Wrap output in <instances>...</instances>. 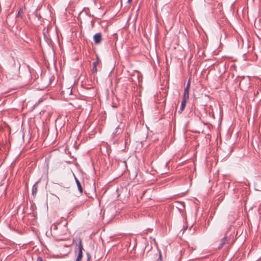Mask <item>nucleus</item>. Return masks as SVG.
<instances>
[{
  "label": "nucleus",
  "instance_id": "obj_1",
  "mask_svg": "<svg viewBox=\"0 0 261 261\" xmlns=\"http://www.w3.org/2000/svg\"><path fill=\"white\" fill-rule=\"evenodd\" d=\"M83 249V245H82V241L80 240L79 241V244L78 246V248L77 249L78 255H77L76 261H81V259L82 258V256H83V252H82Z\"/></svg>",
  "mask_w": 261,
  "mask_h": 261
},
{
  "label": "nucleus",
  "instance_id": "obj_2",
  "mask_svg": "<svg viewBox=\"0 0 261 261\" xmlns=\"http://www.w3.org/2000/svg\"><path fill=\"white\" fill-rule=\"evenodd\" d=\"M93 40H94V43L96 44H99V43H100L101 40H102L101 34L99 33H96V34H95L93 36Z\"/></svg>",
  "mask_w": 261,
  "mask_h": 261
},
{
  "label": "nucleus",
  "instance_id": "obj_3",
  "mask_svg": "<svg viewBox=\"0 0 261 261\" xmlns=\"http://www.w3.org/2000/svg\"><path fill=\"white\" fill-rule=\"evenodd\" d=\"M100 60L99 58L97 57L96 60L93 62V68H92V72L93 73H97V66L100 64Z\"/></svg>",
  "mask_w": 261,
  "mask_h": 261
},
{
  "label": "nucleus",
  "instance_id": "obj_4",
  "mask_svg": "<svg viewBox=\"0 0 261 261\" xmlns=\"http://www.w3.org/2000/svg\"><path fill=\"white\" fill-rule=\"evenodd\" d=\"M227 241L228 240H227V238L224 237V238H223L221 240L220 244L219 245V246L218 247V249H220L221 248H222V247L223 246V245L227 242Z\"/></svg>",
  "mask_w": 261,
  "mask_h": 261
},
{
  "label": "nucleus",
  "instance_id": "obj_5",
  "mask_svg": "<svg viewBox=\"0 0 261 261\" xmlns=\"http://www.w3.org/2000/svg\"><path fill=\"white\" fill-rule=\"evenodd\" d=\"M75 181L78 188V190L80 191V192L82 193L83 192V189L81 185V183L77 178H75Z\"/></svg>",
  "mask_w": 261,
  "mask_h": 261
},
{
  "label": "nucleus",
  "instance_id": "obj_6",
  "mask_svg": "<svg viewBox=\"0 0 261 261\" xmlns=\"http://www.w3.org/2000/svg\"><path fill=\"white\" fill-rule=\"evenodd\" d=\"M187 100V99H182V100L181 106H180V110L181 111H182L185 108Z\"/></svg>",
  "mask_w": 261,
  "mask_h": 261
},
{
  "label": "nucleus",
  "instance_id": "obj_7",
  "mask_svg": "<svg viewBox=\"0 0 261 261\" xmlns=\"http://www.w3.org/2000/svg\"><path fill=\"white\" fill-rule=\"evenodd\" d=\"M189 97V92H184L182 99H188Z\"/></svg>",
  "mask_w": 261,
  "mask_h": 261
},
{
  "label": "nucleus",
  "instance_id": "obj_8",
  "mask_svg": "<svg viewBox=\"0 0 261 261\" xmlns=\"http://www.w3.org/2000/svg\"><path fill=\"white\" fill-rule=\"evenodd\" d=\"M53 228L55 230H56L57 229V225L56 224H54L52 225L51 228Z\"/></svg>",
  "mask_w": 261,
  "mask_h": 261
},
{
  "label": "nucleus",
  "instance_id": "obj_9",
  "mask_svg": "<svg viewBox=\"0 0 261 261\" xmlns=\"http://www.w3.org/2000/svg\"><path fill=\"white\" fill-rule=\"evenodd\" d=\"M187 88H190V80H189L187 84V86H186Z\"/></svg>",
  "mask_w": 261,
  "mask_h": 261
},
{
  "label": "nucleus",
  "instance_id": "obj_10",
  "mask_svg": "<svg viewBox=\"0 0 261 261\" xmlns=\"http://www.w3.org/2000/svg\"><path fill=\"white\" fill-rule=\"evenodd\" d=\"M159 260L162 261V254L160 252H159Z\"/></svg>",
  "mask_w": 261,
  "mask_h": 261
},
{
  "label": "nucleus",
  "instance_id": "obj_11",
  "mask_svg": "<svg viewBox=\"0 0 261 261\" xmlns=\"http://www.w3.org/2000/svg\"><path fill=\"white\" fill-rule=\"evenodd\" d=\"M189 90H190V88L186 87V88L185 89L184 91L185 92H189Z\"/></svg>",
  "mask_w": 261,
  "mask_h": 261
},
{
  "label": "nucleus",
  "instance_id": "obj_12",
  "mask_svg": "<svg viewBox=\"0 0 261 261\" xmlns=\"http://www.w3.org/2000/svg\"><path fill=\"white\" fill-rule=\"evenodd\" d=\"M36 261H43V260L41 257H38L37 258Z\"/></svg>",
  "mask_w": 261,
  "mask_h": 261
},
{
  "label": "nucleus",
  "instance_id": "obj_13",
  "mask_svg": "<svg viewBox=\"0 0 261 261\" xmlns=\"http://www.w3.org/2000/svg\"><path fill=\"white\" fill-rule=\"evenodd\" d=\"M132 0H127V2L128 3H130L132 2Z\"/></svg>",
  "mask_w": 261,
  "mask_h": 261
}]
</instances>
